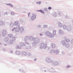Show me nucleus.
I'll return each instance as SVG.
<instances>
[{"label": "nucleus", "instance_id": "nucleus-5", "mask_svg": "<svg viewBox=\"0 0 73 73\" xmlns=\"http://www.w3.org/2000/svg\"><path fill=\"white\" fill-rule=\"evenodd\" d=\"M14 14H15V13H14V12H11V15H14Z\"/></svg>", "mask_w": 73, "mask_h": 73}, {"label": "nucleus", "instance_id": "nucleus-8", "mask_svg": "<svg viewBox=\"0 0 73 73\" xmlns=\"http://www.w3.org/2000/svg\"><path fill=\"white\" fill-rule=\"evenodd\" d=\"M30 14V13H29L28 15V16H29V15Z\"/></svg>", "mask_w": 73, "mask_h": 73}, {"label": "nucleus", "instance_id": "nucleus-6", "mask_svg": "<svg viewBox=\"0 0 73 73\" xmlns=\"http://www.w3.org/2000/svg\"><path fill=\"white\" fill-rule=\"evenodd\" d=\"M48 9L49 10H50V9H52V7H49L48 8Z\"/></svg>", "mask_w": 73, "mask_h": 73}, {"label": "nucleus", "instance_id": "nucleus-1", "mask_svg": "<svg viewBox=\"0 0 73 73\" xmlns=\"http://www.w3.org/2000/svg\"><path fill=\"white\" fill-rule=\"evenodd\" d=\"M32 19H35L36 18V15H33Z\"/></svg>", "mask_w": 73, "mask_h": 73}, {"label": "nucleus", "instance_id": "nucleus-4", "mask_svg": "<svg viewBox=\"0 0 73 73\" xmlns=\"http://www.w3.org/2000/svg\"><path fill=\"white\" fill-rule=\"evenodd\" d=\"M10 6V7H13V5L11 4H10L9 5Z\"/></svg>", "mask_w": 73, "mask_h": 73}, {"label": "nucleus", "instance_id": "nucleus-7", "mask_svg": "<svg viewBox=\"0 0 73 73\" xmlns=\"http://www.w3.org/2000/svg\"><path fill=\"white\" fill-rule=\"evenodd\" d=\"M53 34L54 35H55L56 34V32L55 31H53Z\"/></svg>", "mask_w": 73, "mask_h": 73}, {"label": "nucleus", "instance_id": "nucleus-3", "mask_svg": "<svg viewBox=\"0 0 73 73\" xmlns=\"http://www.w3.org/2000/svg\"><path fill=\"white\" fill-rule=\"evenodd\" d=\"M41 2H37V3L38 4H41Z\"/></svg>", "mask_w": 73, "mask_h": 73}, {"label": "nucleus", "instance_id": "nucleus-2", "mask_svg": "<svg viewBox=\"0 0 73 73\" xmlns=\"http://www.w3.org/2000/svg\"><path fill=\"white\" fill-rule=\"evenodd\" d=\"M39 12H40L41 13H44V12L42 11L41 10H39Z\"/></svg>", "mask_w": 73, "mask_h": 73}]
</instances>
